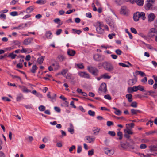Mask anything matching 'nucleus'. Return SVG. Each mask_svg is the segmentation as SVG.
<instances>
[{
    "label": "nucleus",
    "instance_id": "1",
    "mask_svg": "<svg viewBox=\"0 0 157 157\" xmlns=\"http://www.w3.org/2000/svg\"><path fill=\"white\" fill-rule=\"evenodd\" d=\"M96 30L98 33L102 34L104 33V25L102 22H97L95 23Z\"/></svg>",
    "mask_w": 157,
    "mask_h": 157
},
{
    "label": "nucleus",
    "instance_id": "2",
    "mask_svg": "<svg viewBox=\"0 0 157 157\" xmlns=\"http://www.w3.org/2000/svg\"><path fill=\"white\" fill-rule=\"evenodd\" d=\"M102 65L105 70L109 72L112 71L114 69V67L112 64L107 61L103 62Z\"/></svg>",
    "mask_w": 157,
    "mask_h": 157
},
{
    "label": "nucleus",
    "instance_id": "3",
    "mask_svg": "<svg viewBox=\"0 0 157 157\" xmlns=\"http://www.w3.org/2000/svg\"><path fill=\"white\" fill-rule=\"evenodd\" d=\"M157 35V29L155 28H151L148 33V36L150 38H153Z\"/></svg>",
    "mask_w": 157,
    "mask_h": 157
},
{
    "label": "nucleus",
    "instance_id": "4",
    "mask_svg": "<svg viewBox=\"0 0 157 157\" xmlns=\"http://www.w3.org/2000/svg\"><path fill=\"white\" fill-rule=\"evenodd\" d=\"M147 3L144 6L146 10H148L152 9L153 8L152 4L155 2V0H147Z\"/></svg>",
    "mask_w": 157,
    "mask_h": 157
},
{
    "label": "nucleus",
    "instance_id": "5",
    "mask_svg": "<svg viewBox=\"0 0 157 157\" xmlns=\"http://www.w3.org/2000/svg\"><path fill=\"white\" fill-rule=\"evenodd\" d=\"M87 69L89 71L94 75H98V71L97 69L92 66H88Z\"/></svg>",
    "mask_w": 157,
    "mask_h": 157
},
{
    "label": "nucleus",
    "instance_id": "6",
    "mask_svg": "<svg viewBox=\"0 0 157 157\" xmlns=\"http://www.w3.org/2000/svg\"><path fill=\"white\" fill-rule=\"evenodd\" d=\"M120 145L122 148L124 150H126L128 147H129L132 149H133V147L132 145L128 143H127L126 141V143H124L121 142H120Z\"/></svg>",
    "mask_w": 157,
    "mask_h": 157
},
{
    "label": "nucleus",
    "instance_id": "7",
    "mask_svg": "<svg viewBox=\"0 0 157 157\" xmlns=\"http://www.w3.org/2000/svg\"><path fill=\"white\" fill-rule=\"evenodd\" d=\"M93 58L95 61H101L104 60L105 57L104 56L97 54L94 55L93 56Z\"/></svg>",
    "mask_w": 157,
    "mask_h": 157
},
{
    "label": "nucleus",
    "instance_id": "8",
    "mask_svg": "<svg viewBox=\"0 0 157 157\" xmlns=\"http://www.w3.org/2000/svg\"><path fill=\"white\" fill-rule=\"evenodd\" d=\"M107 91L106 85L104 83L101 84L99 89V93L102 92H105Z\"/></svg>",
    "mask_w": 157,
    "mask_h": 157
},
{
    "label": "nucleus",
    "instance_id": "9",
    "mask_svg": "<svg viewBox=\"0 0 157 157\" xmlns=\"http://www.w3.org/2000/svg\"><path fill=\"white\" fill-rule=\"evenodd\" d=\"M104 151L105 154L108 155H112L114 153V151L112 150H110L107 147L104 148Z\"/></svg>",
    "mask_w": 157,
    "mask_h": 157
},
{
    "label": "nucleus",
    "instance_id": "10",
    "mask_svg": "<svg viewBox=\"0 0 157 157\" xmlns=\"http://www.w3.org/2000/svg\"><path fill=\"white\" fill-rule=\"evenodd\" d=\"M78 75L81 77L82 78H89L90 75L89 74L85 72H79L78 73Z\"/></svg>",
    "mask_w": 157,
    "mask_h": 157
},
{
    "label": "nucleus",
    "instance_id": "11",
    "mask_svg": "<svg viewBox=\"0 0 157 157\" xmlns=\"http://www.w3.org/2000/svg\"><path fill=\"white\" fill-rule=\"evenodd\" d=\"M137 79L136 77L132 79H129L128 80V83L129 85L132 86L135 84L137 82Z\"/></svg>",
    "mask_w": 157,
    "mask_h": 157
},
{
    "label": "nucleus",
    "instance_id": "12",
    "mask_svg": "<svg viewBox=\"0 0 157 157\" xmlns=\"http://www.w3.org/2000/svg\"><path fill=\"white\" fill-rule=\"evenodd\" d=\"M156 17L155 14L153 13H150L148 15V21L149 22H151L153 21Z\"/></svg>",
    "mask_w": 157,
    "mask_h": 157
},
{
    "label": "nucleus",
    "instance_id": "13",
    "mask_svg": "<svg viewBox=\"0 0 157 157\" xmlns=\"http://www.w3.org/2000/svg\"><path fill=\"white\" fill-rule=\"evenodd\" d=\"M33 38H29L26 39L24 40L23 43L25 45H28L30 44L33 41Z\"/></svg>",
    "mask_w": 157,
    "mask_h": 157
},
{
    "label": "nucleus",
    "instance_id": "14",
    "mask_svg": "<svg viewBox=\"0 0 157 157\" xmlns=\"http://www.w3.org/2000/svg\"><path fill=\"white\" fill-rule=\"evenodd\" d=\"M126 128L124 129V133L129 134L132 135L133 134L132 129L128 127H126Z\"/></svg>",
    "mask_w": 157,
    "mask_h": 157
},
{
    "label": "nucleus",
    "instance_id": "15",
    "mask_svg": "<svg viewBox=\"0 0 157 157\" xmlns=\"http://www.w3.org/2000/svg\"><path fill=\"white\" fill-rule=\"evenodd\" d=\"M86 138L90 143L94 141L95 140V137L92 136H87L86 137Z\"/></svg>",
    "mask_w": 157,
    "mask_h": 157
},
{
    "label": "nucleus",
    "instance_id": "16",
    "mask_svg": "<svg viewBox=\"0 0 157 157\" xmlns=\"http://www.w3.org/2000/svg\"><path fill=\"white\" fill-rule=\"evenodd\" d=\"M75 51L71 49H68L67 51L68 55L70 56H73L75 54Z\"/></svg>",
    "mask_w": 157,
    "mask_h": 157
},
{
    "label": "nucleus",
    "instance_id": "17",
    "mask_svg": "<svg viewBox=\"0 0 157 157\" xmlns=\"http://www.w3.org/2000/svg\"><path fill=\"white\" fill-rule=\"evenodd\" d=\"M19 87L21 89V90L24 93H27L30 92V91L27 89V88L23 86H19Z\"/></svg>",
    "mask_w": 157,
    "mask_h": 157
},
{
    "label": "nucleus",
    "instance_id": "18",
    "mask_svg": "<svg viewBox=\"0 0 157 157\" xmlns=\"http://www.w3.org/2000/svg\"><path fill=\"white\" fill-rule=\"evenodd\" d=\"M34 9V6H32L27 8L25 10L27 13H30L32 12Z\"/></svg>",
    "mask_w": 157,
    "mask_h": 157
},
{
    "label": "nucleus",
    "instance_id": "19",
    "mask_svg": "<svg viewBox=\"0 0 157 157\" xmlns=\"http://www.w3.org/2000/svg\"><path fill=\"white\" fill-rule=\"evenodd\" d=\"M139 12H137L135 13H134L133 15V18L134 20L137 21H138L139 19Z\"/></svg>",
    "mask_w": 157,
    "mask_h": 157
},
{
    "label": "nucleus",
    "instance_id": "20",
    "mask_svg": "<svg viewBox=\"0 0 157 157\" xmlns=\"http://www.w3.org/2000/svg\"><path fill=\"white\" fill-rule=\"evenodd\" d=\"M124 137L127 139L126 141H131L132 143H133V140L130 139V136L129 134L124 133Z\"/></svg>",
    "mask_w": 157,
    "mask_h": 157
},
{
    "label": "nucleus",
    "instance_id": "21",
    "mask_svg": "<svg viewBox=\"0 0 157 157\" xmlns=\"http://www.w3.org/2000/svg\"><path fill=\"white\" fill-rule=\"evenodd\" d=\"M136 86H133L132 87H129L128 88V92L129 93H132L133 92H136V88H134Z\"/></svg>",
    "mask_w": 157,
    "mask_h": 157
},
{
    "label": "nucleus",
    "instance_id": "22",
    "mask_svg": "<svg viewBox=\"0 0 157 157\" xmlns=\"http://www.w3.org/2000/svg\"><path fill=\"white\" fill-rule=\"evenodd\" d=\"M23 98L24 97L23 95L21 93H20L17 95L16 98V100L17 101H19Z\"/></svg>",
    "mask_w": 157,
    "mask_h": 157
},
{
    "label": "nucleus",
    "instance_id": "23",
    "mask_svg": "<svg viewBox=\"0 0 157 157\" xmlns=\"http://www.w3.org/2000/svg\"><path fill=\"white\" fill-rule=\"evenodd\" d=\"M100 131V128H94L92 131L94 132V134L97 135L99 133Z\"/></svg>",
    "mask_w": 157,
    "mask_h": 157
},
{
    "label": "nucleus",
    "instance_id": "24",
    "mask_svg": "<svg viewBox=\"0 0 157 157\" xmlns=\"http://www.w3.org/2000/svg\"><path fill=\"white\" fill-rule=\"evenodd\" d=\"M70 127L68 128V131L71 134H72L74 133V127L72 124L70 123Z\"/></svg>",
    "mask_w": 157,
    "mask_h": 157
},
{
    "label": "nucleus",
    "instance_id": "25",
    "mask_svg": "<svg viewBox=\"0 0 157 157\" xmlns=\"http://www.w3.org/2000/svg\"><path fill=\"white\" fill-rule=\"evenodd\" d=\"M58 59L60 62H62L65 60L66 57L63 55H59L58 57Z\"/></svg>",
    "mask_w": 157,
    "mask_h": 157
},
{
    "label": "nucleus",
    "instance_id": "26",
    "mask_svg": "<svg viewBox=\"0 0 157 157\" xmlns=\"http://www.w3.org/2000/svg\"><path fill=\"white\" fill-rule=\"evenodd\" d=\"M139 18H140L143 20H144L146 18L145 13L143 12H139Z\"/></svg>",
    "mask_w": 157,
    "mask_h": 157
},
{
    "label": "nucleus",
    "instance_id": "27",
    "mask_svg": "<svg viewBox=\"0 0 157 157\" xmlns=\"http://www.w3.org/2000/svg\"><path fill=\"white\" fill-rule=\"evenodd\" d=\"M134 88H136V91L139 90L141 91H144V87L142 86L139 85L137 86H136Z\"/></svg>",
    "mask_w": 157,
    "mask_h": 157
},
{
    "label": "nucleus",
    "instance_id": "28",
    "mask_svg": "<svg viewBox=\"0 0 157 157\" xmlns=\"http://www.w3.org/2000/svg\"><path fill=\"white\" fill-rule=\"evenodd\" d=\"M113 108L115 110L114 113L116 115H120L121 114V112L120 110L115 107H113Z\"/></svg>",
    "mask_w": 157,
    "mask_h": 157
},
{
    "label": "nucleus",
    "instance_id": "29",
    "mask_svg": "<svg viewBox=\"0 0 157 157\" xmlns=\"http://www.w3.org/2000/svg\"><path fill=\"white\" fill-rule=\"evenodd\" d=\"M128 64H126L122 63H119V65L123 67H128L129 65H131L130 63L128 62H127Z\"/></svg>",
    "mask_w": 157,
    "mask_h": 157
},
{
    "label": "nucleus",
    "instance_id": "30",
    "mask_svg": "<svg viewBox=\"0 0 157 157\" xmlns=\"http://www.w3.org/2000/svg\"><path fill=\"white\" fill-rule=\"evenodd\" d=\"M44 57L43 56H42V57L39 58L37 59V63L40 64H41L42 63L44 60Z\"/></svg>",
    "mask_w": 157,
    "mask_h": 157
},
{
    "label": "nucleus",
    "instance_id": "31",
    "mask_svg": "<svg viewBox=\"0 0 157 157\" xmlns=\"http://www.w3.org/2000/svg\"><path fill=\"white\" fill-rule=\"evenodd\" d=\"M126 97L128 99V101L129 102H131L132 101V95L130 94H127L126 95Z\"/></svg>",
    "mask_w": 157,
    "mask_h": 157
},
{
    "label": "nucleus",
    "instance_id": "32",
    "mask_svg": "<svg viewBox=\"0 0 157 157\" xmlns=\"http://www.w3.org/2000/svg\"><path fill=\"white\" fill-rule=\"evenodd\" d=\"M121 13L122 14H125L127 13L126 8L125 7H122L121 9Z\"/></svg>",
    "mask_w": 157,
    "mask_h": 157
},
{
    "label": "nucleus",
    "instance_id": "33",
    "mask_svg": "<svg viewBox=\"0 0 157 157\" xmlns=\"http://www.w3.org/2000/svg\"><path fill=\"white\" fill-rule=\"evenodd\" d=\"M109 25L111 27L112 29H114L115 27V25L113 21H111L108 23Z\"/></svg>",
    "mask_w": 157,
    "mask_h": 157
},
{
    "label": "nucleus",
    "instance_id": "34",
    "mask_svg": "<svg viewBox=\"0 0 157 157\" xmlns=\"http://www.w3.org/2000/svg\"><path fill=\"white\" fill-rule=\"evenodd\" d=\"M52 66L54 69L55 70H57L59 67V64L57 63L53 64Z\"/></svg>",
    "mask_w": 157,
    "mask_h": 157
},
{
    "label": "nucleus",
    "instance_id": "35",
    "mask_svg": "<svg viewBox=\"0 0 157 157\" xmlns=\"http://www.w3.org/2000/svg\"><path fill=\"white\" fill-rule=\"evenodd\" d=\"M37 67L36 65H33L32 66V68L31 70V71L33 73H35L36 70L37 69Z\"/></svg>",
    "mask_w": 157,
    "mask_h": 157
},
{
    "label": "nucleus",
    "instance_id": "36",
    "mask_svg": "<svg viewBox=\"0 0 157 157\" xmlns=\"http://www.w3.org/2000/svg\"><path fill=\"white\" fill-rule=\"evenodd\" d=\"M131 112L132 114H136L137 113H140V111L139 110H135L134 109H131Z\"/></svg>",
    "mask_w": 157,
    "mask_h": 157
},
{
    "label": "nucleus",
    "instance_id": "37",
    "mask_svg": "<svg viewBox=\"0 0 157 157\" xmlns=\"http://www.w3.org/2000/svg\"><path fill=\"white\" fill-rule=\"evenodd\" d=\"M17 56L16 54L13 53V52L10 53L8 56V57H10L12 59H14Z\"/></svg>",
    "mask_w": 157,
    "mask_h": 157
},
{
    "label": "nucleus",
    "instance_id": "38",
    "mask_svg": "<svg viewBox=\"0 0 157 157\" xmlns=\"http://www.w3.org/2000/svg\"><path fill=\"white\" fill-rule=\"evenodd\" d=\"M137 4L140 6H142L144 4V0H136Z\"/></svg>",
    "mask_w": 157,
    "mask_h": 157
},
{
    "label": "nucleus",
    "instance_id": "39",
    "mask_svg": "<svg viewBox=\"0 0 157 157\" xmlns=\"http://www.w3.org/2000/svg\"><path fill=\"white\" fill-rule=\"evenodd\" d=\"M101 78H104L109 79L111 78V76L108 75L107 73H105L101 75Z\"/></svg>",
    "mask_w": 157,
    "mask_h": 157
},
{
    "label": "nucleus",
    "instance_id": "40",
    "mask_svg": "<svg viewBox=\"0 0 157 157\" xmlns=\"http://www.w3.org/2000/svg\"><path fill=\"white\" fill-rule=\"evenodd\" d=\"M72 30L73 31V33H76L78 35L80 34L81 33V30H77L74 29H72Z\"/></svg>",
    "mask_w": 157,
    "mask_h": 157
},
{
    "label": "nucleus",
    "instance_id": "41",
    "mask_svg": "<svg viewBox=\"0 0 157 157\" xmlns=\"http://www.w3.org/2000/svg\"><path fill=\"white\" fill-rule=\"evenodd\" d=\"M52 34L50 31L47 32L46 33V37L48 39H50L51 38Z\"/></svg>",
    "mask_w": 157,
    "mask_h": 157
},
{
    "label": "nucleus",
    "instance_id": "42",
    "mask_svg": "<svg viewBox=\"0 0 157 157\" xmlns=\"http://www.w3.org/2000/svg\"><path fill=\"white\" fill-rule=\"evenodd\" d=\"M68 71V70L67 69L63 70L61 72V74L63 76H65L66 73Z\"/></svg>",
    "mask_w": 157,
    "mask_h": 157
},
{
    "label": "nucleus",
    "instance_id": "43",
    "mask_svg": "<svg viewBox=\"0 0 157 157\" xmlns=\"http://www.w3.org/2000/svg\"><path fill=\"white\" fill-rule=\"evenodd\" d=\"M46 2L45 0H39L36 2V3L38 4H43Z\"/></svg>",
    "mask_w": 157,
    "mask_h": 157
},
{
    "label": "nucleus",
    "instance_id": "44",
    "mask_svg": "<svg viewBox=\"0 0 157 157\" xmlns=\"http://www.w3.org/2000/svg\"><path fill=\"white\" fill-rule=\"evenodd\" d=\"M88 114L90 116L94 117L95 115V112L94 111H92L91 110L88 111Z\"/></svg>",
    "mask_w": 157,
    "mask_h": 157
},
{
    "label": "nucleus",
    "instance_id": "45",
    "mask_svg": "<svg viewBox=\"0 0 157 157\" xmlns=\"http://www.w3.org/2000/svg\"><path fill=\"white\" fill-rule=\"evenodd\" d=\"M135 126V124L133 123H131V124H126V127H130L131 129L133 128Z\"/></svg>",
    "mask_w": 157,
    "mask_h": 157
},
{
    "label": "nucleus",
    "instance_id": "46",
    "mask_svg": "<svg viewBox=\"0 0 157 157\" xmlns=\"http://www.w3.org/2000/svg\"><path fill=\"white\" fill-rule=\"evenodd\" d=\"M38 109L40 111H44L45 110V107L43 105H40Z\"/></svg>",
    "mask_w": 157,
    "mask_h": 157
},
{
    "label": "nucleus",
    "instance_id": "47",
    "mask_svg": "<svg viewBox=\"0 0 157 157\" xmlns=\"http://www.w3.org/2000/svg\"><path fill=\"white\" fill-rule=\"evenodd\" d=\"M108 134L112 136H115L116 135L115 132L113 131H109L108 132Z\"/></svg>",
    "mask_w": 157,
    "mask_h": 157
},
{
    "label": "nucleus",
    "instance_id": "48",
    "mask_svg": "<svg viewBox=\"0 0 157 157\" xmlns=\"http://www.w3.org/2000/svg\"><path fill=\"white\" fill-rule=\"evenodd\" d=\"M126 32L129 35V37L130 39H132L133 38V36L128 31V29H126L125 30Z\"/></svg>",
    "mask_w": 157,
    "mask_h": 157
},
{
    "label": "nucleus",
    "instance_id": "49",
    "mask_svg": "<svg viewBox=\"0 0 157 157\" xmlns=\"http://www.w3.org/2000/svg\"><path fill=\"white\" fill-rule=\"evenodd\" d=\"M147 78L146 77H144L143 78L141 79V81L144 84H145L146 83V82L147 81Z\"/></svg>",
    "mask_w": 157,
    "mask_h": 157
},
{
    "label": "nucleus",
    "instance_id": "50",
    "mask_svg": "<svg viewBox=\"0 0 157 157\" xmlns=\"http://www.w3.org/2000/svg\"><path fill=\"white\" fill-rule=\"evenodd\" d=\"M27 139L29 142H31L33 140V137L30 136H28Z\"/></svg>",
    "mask_w": 157,
    "mask_h": 157
},
{
    "label": "nucleus",
    "instance_id": "51",
    "mask_svg": "<svg viewBox=\"0 0 157 157\" xmlns=\"http://www.w3.org/2000/svg\"><path fill=\"white\" fill-rule=\"evenodd\" d=\"M131 106L134 108L137 107V103L136 102H133L131 104Z\"/></svg>",
    "mask_w": 157,
    "mask_h": 157
},
{
    "label": "nucleus",
    "instance_id": "52",
    "mask_svg": "<svg viewBox=\"0 0 157 157\" xmlns=\"http://www.w3.org/2000/svg\"><path fill=\"white\" fill-rule=\"evenodd\" d=\"M78 68L80 69H83L84 67L82 64H78L75 65Z\"/></svg>",
    "mask_w": 157,
    "mask_h": 157
},
{
    "label": "nucleus",
    "instance_id": "53",
    "mask_svg": "<svg viewBox=\"0 0 157 157\" xmlns=\"http://www.w3.org/2000/svg\"><path fill=\"white\" fill-rule=\"evenodd\" d=\"M117 135L119 137V140L122 139V132H119L117 133Z\"/></svg>",
    "mask_w": 157,
    "mask_h": 157
},
{
    "label": "nucleus",
    "instance_id": "54",
    "mask_svg": "<svg viewBox=\"0 0 157 157\" xmlns=\"http://www.w3.org/2000/svg\"><path fill=\"white\" fill-rule=\"evenodd\" d=\"M2 99L4 101H10L11 100L9 99L8 98L6 97H2Z\"/></svg>",
    "mask_w": 157,
    "mask_h": 157
},
{
    "label": "nucleus",
    "instance_id": "55",
    "mask_svg": "<svg viewBox=\"0 0 157 157\" xmlns=\"http://www.w3.org/2000/svg\"><path fill=\"white\" fill-rule=\"evenodd\" d=\"M130 30L132 32L136 34L137 33L136 30L134 28L132 27L130 28Z\"/></svg>",
    "mask_w": 157,
    "mask_h": 157
},
{
    "label": "nucleus",
    "instance_id": "56",
    "mask_svg": "<svg viewBox=\"0 0 157 157\" xmlns=\"http://www.w3.org/2000/svg\"><path fill=\"white\" fill-rule=\"evenodd\" d=\"M147 147L146 145L145 144H141L140 147L141 149H144Z\"/></svg>",
    "mask_w": 157,
    "mask_h": 157
},
{
    "label": "nucleus",
    "instance_id": "57",
    "mask_svg": "<svg viewBox=\"0 0 157 157\" xmlns=\"http://www.w3.org/2000/svg\"><path fill=\"white\" fill-rule=\"evenodd\" d=\"M64 77L67 79H70L71 78V74L70 73H68L67 74V75H66Z\"/></svg>",
    "mask_w": 157,
    "mask_h": 157
},
{
    "label": "nucleus",
    "instance_id": "58",
    "mask_svg": "<svg viewBox=\"0 0 157 157\" xmlns=\"http://www.w3.org/2000/svg\"><path fill=\"white\" fill-rule=\"evenodd\" d=\"M10 14L12 16H15L17 15L18 13L16 11L12 12L10 13Z\"/></svg>",
    "mask_w": 157,
    "mask_h": 157
},
{
    "label": "nucleus",
    "instance_id": "59",
    "mask_svg": "<svg viewBox=\"0 0 157 157\" xmlns=\"http://www.w3.org/2000/svg\"><path fill=\"white\" fill-rule=\"evenodd\" d=\"M82 147L81 146H78V149L77 150V152L78 153H80L82 151Z\"/></svg>",
    "mask_w": 157,
    "mask_h": 157
},
{
    "label": "nucleus",
    "instance_id": "60",
    "mask_svg": "<svg viewBox=\"0 0 157 157\" xmlns=\"http://www.w3.org/2000/svg\"><path fill=\"white\" fill-rule=\"evenodd\" d=\"M104 98H105L109 100H110L111 99V96L109 94L105 95L104 96Z\"/></svg>",
    "mask_w": 157,
    "mask_h": 157
},
{
    "label": "nucleus",
    "instance_id": "61",
    "mask_svg": "<svg viewBox=\"0 0 157 157\" xmlns=\"http://www.w3.org/2000/svg\"><path fill=\"white\" fill-rule=\"evenodd\" d=\"M115 52L118 55H121L122 53V51L120 49H117L115 51Z\"/></svg>",
    "mask_w": 157,
    "mask_h": 157
},
{
    "label": "nucleus",
    "instance_id": "62",
    "mask_svg": "<svg viewBox=\"0 0 157 157\" xmlns=\"http://www.w3.org/2000/svg\"><path fill=\"white\" fill-rule=\"evenodd\" d=\"M123 0H115V1L118 4H121L122 3Z\"/></svg>",
    "mask_w": 157,
    "mask_h": 157
},
{
    "label": "nucleus",
    "instance_id": "63",
    "mask_svg": "<svg viewBox=\"0 0 157 157\" xmlns=\"http://www.w3.org/2000/svg\"><path fill=\"white\" fill-rule=\"evenodd\" d=\"M94 150L92 149L90 151H88V154L89 155H92L94 154Z\"/></svg>",
    "mask_w": 157,
    "mask_h": 157
},
{
    "label": "nucleus",
    "instance_id": "64",
    "mask_svg": "<svg viewBox=\"0 0 157 157\" xmlns=\"http://www.w3.org/2000/svg\"><path fill=\"white\" fill-rule=\"evenodd\" d=\"M48 140V138L47 137H44L42 139V141L44 143H47Z\"/></svg>",
    "mask_w": 157,
    "mask_h": 157
}]
</instances>
